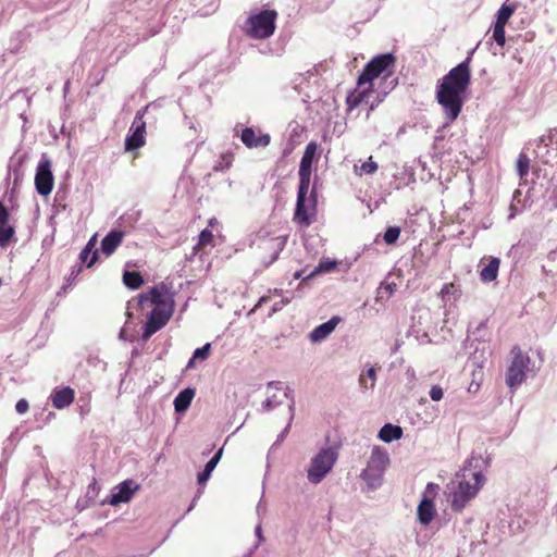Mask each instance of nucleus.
<instances>
[{
    "instance_id": "obj_1",
    "label": "nucleus",
    "mask_w": 557,
    "mask_h": 557,
    "mask_svg": "<svg viewBox=\"0 0 557 557\" xmlns=\"http://www.w3.org/2000/svg\"><path fill=\"white\" fill-rule=\"evenodd\" d=\"M471 58L468 57L450 69L436 85V101L442 107L448 126L454 123L462 111L465 94L471 84Z\"/></svg>"
},
{
    "instance_id": "obj_2",
    "label": "nucleus",
    "mask_w": 557,
    "mask_h": 557,
    "mask_svg": "<svg viewBox=\"0 0 557 557\" xmlns=\"http://www.w3.org/2000/svg\"><path fill=\"white\" fill-rule=\"evenodd\" d=\"M138 305L144 309L148 305L156 307L150 312L144 326L143 337L148 338L170 320L174 305V293L172 287L164 282L151 287L148 292L138 296Z\"/></svg>"
},
{
    "instance_id": "obj_3",
    "label": "nucleus",
    "mask_w": 557,
    "mask_h": 557,
    "mask_svg": "<svg viewBox=\"0 0 557 557\" xmlns=\"http://www.w3.org/2000/svg\"><path fill=\"white\" fill-rule=\"evenodd\" d=\"M459 476L461 480L450 495V507L454 511H461L484 483V476L481 472L463 469Z\"/></svg>"
},
{
    "instance_id": "obj_4",
    "label": "nucleus",
    "mask_w": 557,
    "mask_h": 557,
    "mask_svg": "<svg viewBox=\"0 0 557 557\" xmlns=\"http://www.w3.org/2000/svg\"><path fill=\"white\" fill-rule=\"evenodd\" d=\"M389 463L387 450L381 446H374L366 468L360 473V479L367 484L368 490L374 491L382 486Z\"/></svg>"
},
{
    "instance_id": "obj_5",
    "label": "nucleus",
    "mask_w": 557,
    "mask_h": 557,
    "mask_svg": "<svg viewBox=\"0 0 557 557\" xmlns=\"http://www.w3.org/2000/svg\"><path fill=\"white\" fill-rule=\"evenodd\" d=\"M310 185L298 184L297 201L294 211V222L301 226H310L317 219L318 193L315 187L309 193Z\"/></svg>"
},
{
    "instance_id": "obj_6",
    "label": "nucleus",
    "mask_w": 557,
    "mask_h": 557,
    "mask_svg": "<svg viewBox=\"0 0 557 557\" xmlns=\"http://www.w3.org/2000/svg\"><path fill=\"white\" fill-rule=\"evenodd\" d=\"M277 12L275 10H263L250 15L246 21V34L253 39H267L271 37L276 28Z\"/></svg>"
},
{
    "instance_id": "obj_7",
    "label": "nucleus",
    "mask_w": 557,
    "mask_h": 557,
    "mask_svg": "<svg viewBox=\"0 0 557 557\" xmlns=\"http://www.w3.org/2000/svg\"><path fill=\"white\" fill-rule=\"evenodd\" d=\"M337 460V454L332 448L321 449L310 462L307 471L308 480L313 483H320L332 470Z\"/></svg>"
},
{
    "instance_id": "obj_8",
    "label": "nucleus",
    "mask_w": 557,
    "mask_h": 557,
    "mask_svg": "<svg viewBox=\"0 0 557 557\" xmlns=\"http://www.w3.org/2000/svg\"><path fill=\"white\" fill-rule=\"evenodd\" d=\"M396 58L392 53H384L374 57L370 62L366 64L363 71L357 79L358 87L364 86L367 83H371L377 78L381 74L386 72L388 69L394 67Z\"/></svg>"
},
{
    "instance_id": "obj_9",
    "label": "nucleus",
    "mask_w": 557,
    "mask_h": 557,
    "mask_svg": "<svg viewBox=\"0 0 557 557\" xmlns=\"http://www.w3.org/2000/svg\"><path fill=\"white\" fill-rule=\"evenodd\" d=\"M530 363V358L521 350H518L508 368L506 375V384L510 387V389L515 391L524 382L527 373L531 371Z\"/></svg>"
},
{
    "instance_id": "obj_10",
    "label": "nucleus",
    "mask_w": 557,
    "mask_h": 557,
    "mask_svg": "<svg viewBox=\"0 0 557 557\" xmlns=\"http://www.w3.org/2000/svg\"><path fill=\"white\" fill-rule=\"evenodd\" d=\"M148 110V106L137 111L131 126V134L125 138V151H134L146 145V122L144 114Z\"/></svg>"
},
{
    "instance_id": "obj_11",
    "label": "nucleus",
    "mask_w": 557,
    "mask_h": 557,
    "mask_svg": "<svg viewBox=\"0 0 557 557\" xmlns=\"http://www.w3.org/2000/svg\"><path fill=\"white\" fill-rule=\"evenodd\" d=\"M54 185V177L51 171V162L48 159L41 160L36 169L35 187L39 195L48 196Z\"/></svg>"
},
{
    "instance_id": "obj_12",
    "label": "nucleus",
    "mask_w": 557,
    "mask_h": 557,
    "mask_svg": "<svg viewBox=\"0 0 557 557\" xmlns=\"http://www.w3.org/2000/svg\"><path fill=\"white\" fill-rule=\"evenodd\" d=\"M320 153L318 151V144L315 141H310L304 151V154L299 164V184L310 185L311 173H312V164L314 161H318Z\"/></svg>"
},
{
    "instance_id": "obj_13",
    "label": "nucleus",
    "mask_w": 557,
    "mask_h": 557,
    "mask_svg": "<svg viewBox=\"0 0 557 557\" xmlns=\"http://www.w3.org/2000/svg\"><path fill=\"white\" fill-rule=\"evenodd\" d=\"M287 243V236H276L271 237L262 242L261 250L262 256L261 260L264 264V267L271 265L273 262H275L280 256V253L283 251Z\"/></svg>"
},
{
    "instance_id": "obj_14",
    "label": "nucleus",
    "mask_w": 557,
    "mask_h": 557,
    "mask_svg": "<svg viewBox=\"0 0 557 557\" xmlns=\"http://www.w3.org/2000/svg\"><path fill=\"white\" fill-rule=\"evenodd\" d=\"M13 242H15V227L10 223L9 210L0 202V248H7Z\"/></svg>"
},
{
    "instance_id": "obj_15",
    "label": "nucleus",
    "mask_w": 557,
    "mask_h": 557,
    "mask_svg": "<svg viewBox=\"0 0 557 557\" xmlns=\"http://www.w3.org/2000/svg\"><path fill=\"white\" fill-rule=\"evenodd\" d=\"M240 139L243 144L250 149L267 147L271 141L269 134L257 133L252 127H245L242 132Z\"/></svg>"
},
{
    "instance_id": "obj_16",
    "label": "nucleus",
    "mask_w": 557,
    "mask_h": 557,
    "mask_svg": "<svg viewBox=\"0 0 557 557\" xmlns=\"http://www.w3.org/2000/svg\"><path fill=\"white\" fill-rule=\"evenodd\" d=\"M138 485H134L131 480L123 481L117 486V492L111 495L110 504L116 506L121 503H127L131 500L134 493L138 490Z\"/></svg>"
},
{
    "instance_id": "obj_17",
    "label": "nucleus",
    "mask_w": 557,
    "mask_h": 557,
    "mask_svg": "<svg viewBox=\"0 0 557 557\" xmlns=\"http://www.w3.org/2000/svg\"><path fill=\"white\" fill-rule=\"evenodd\" d=\"M52 406L55 409H64L69 407L75 399V391L72 387H62L54 389L50 396Z\"/></svg>"
},
{
    "instance_id": "obj_18",
    "label": "nucleus",
    "mask_w": 557,
    "mask_h": 557,
    "mask_svg": "<svg viewBox=\"0 0 557 557\" xmlns=\"http://www.w3.org/2000/svg\"><path fill=\"white\" fill-rule=\"evenodd\" d=\"M125 233L123 231H111L101 240V251L106 256H111L122 244Z\"/></svg>"
},
{
    "instance_id": "obj_19",
    "label": "nucleus",
    "mask_w": 557,
    "mask_h": 557,
    "mask_svg": "<svg viewBox=\"0 0 557 557\" xmlns=\"http://www.w3.org/2000/svg\"><path fill=\"white\" fill-rule=\"evenodd\" d=\"M341 322L339 317H332L327 322L322 323L318 325L313 331L310 333V339L312 343L320 342L324 338H326L337 326V324Z\"/></svg>"
},
{
    "instance_id": "obj_20",
    "label": "nucleus",
    "mask_w": 557,
    "mask_h": 557,
    "mask_svg": "<svg viewBox=\"0 0 557 557\" xmlns=\"http://www.w3.org/2000/svg\"><path fill=\"white\" fill-rule=\"evenodd\" d=\"M435 516V505L432 499L423 498L418 506V519L423 525L430 524Z\"/></svg>"
},
{
    "instance_id": "obj_21",
    "label": "nucleus",
    "mask_w": 557,
    "mask_h": 557,
    "mask_svg": "<svg viewBox=\"0 0 557 557\" xmlns=\"http://www.w3.org/2000/svg\"><path fill=\"white\" fill-rule=\"evenodd\" d=\"M195 396V391L191 388H185L178 393L174 399V409L176 412H184L190 406V403Z\"/></svg>"
},
{
    "instance_id": "obj_22",
    "label": "nucleus",
    "mask_w": 557,
    "mask_h": 557,
    "mask_svg": "<svg viewBox=\"0 0 557 557\" xmlns=\"http://www.w3.org/2000/svg\"><path fill=\"white\" fill-rule=\"evenodd\" d=\"M500 261L498 258H492L488 263L480 271L481 281L488 283L497 278Z\"/></svg>"
},
{
    "instance_id": "obj_23",
    "label": "nucleus",
    "mask_w": 557,
    "mask_h": 557,
    "mask_svg": "<svg viewBox=\"0 0 557 557\" xmlns=\"http://www.w3.org/2000/svg\"><path fill=\"white\" fill-rule=\"evenodd\" d=\"M403 436V429L391 423L385 424L379 432V437L386 443L399 440Z\"/></svg>"
},
{
    "instance_id": "obj_24",
    "label": "nucleus",
    "mask_w": 557,
    "mask_h": 557,
    "mask_svg": "<svg viewBox=\"0 0 557 557\" xmlns=\"http://www.w3.org/2000/svg\"><path fill=\"white\" fill-rule=\"evenodd\" d=\"M123 283L129 289H138L144 283L143 275L137 271H125L123 273Z\"/></svg>"
},
{
    "instance_id": "obj_25",
    "label": "nucleus",
    "mask_w": 557,
    "mask_h": 557,
    "mask_svg": "<svg viewBox=\"0 0 557 557\" xmlns=\"http://www.w3.org/2000/svg\"><path fill=\"white\" fill-rule=\"evenodd\" d=\"M513 12H515V7L508 5V4H503L497 12V18H496L495 24L506 26L509 18L512 16Z\"/></svg>"
},
{
    "instance_id": "obj_26",
    "label": "nucleus",
    "mask_w": 557,
    "mask_h": 557,
    "mask_svg": "<svg viewBox=\"0 0 557 557\" xmlns=\"http://www.w3.org/2000/svg\"><path fill=\"white\" fill-rule=\"evenodd\" d=\"M213 245V234L210 230L205 228L200 232L198 243L195 246V250H202L207 246Z\"/></svg>"
},
{
    "instance_id": "obj_27",
    "label": "nucleus",
    "mask_w": 557,
    "mask_h": 557,
    "mask_svg": "<svg viewBox=\"0 0 557 557\" xmlns=\"http://www.w3.org/2000/svg\"><path fill=\"white\" fill-rule=\"evenodd\" d=\"M530 170V159L525 153H520L517 160V172L520 178L528 176Z\"/></svg>"
},
{
    "instance_id": "obj_28",
    "label": "nucleus",
    "mask_w": 557,
    "mask_h": 557,
    "mask_svg": "<svg viewBox=\"0 0 557 557\" xmlns=\"http://www.w3.org/2000/svg\"><path fill=\"white\" fill-rule=\"evenodd\" d=\"M449 295H455L456 299H458L461 295V290L459 286H457L455 283H446L441 288L438 296L445 300V298Z\"/></svg>"
},
{
    "instance_id": "obj_29",
    "label": "nucleus",
    "mask_w": 557,
    "mask_h": 557,
    "mask_svg": "<svg viewBox=\"0 0 557 557\" xmlns=\"http://www.w3.org/2000/svg\"><path fill=\"white\" fill-rule=\"evenodd\" d=\"M368 87L364 89L359 88V94H361V103L370 104V109L373 110L374 107L377 104L379 101L373 100L370 101V97L373 96L374 89L373 85L371 83H367Z\"/></svg>"
},
{
    "instance_id": "obj_30",
    "label": "nucleus",
    "mask_w": 557,
    "mask_h": 557,
    "mask_svg": "<svg viewBox=\"0 0 557 557\" xmlns=\"http://www.w3.org/2000/svg\"><path fill=\"white\" fill-rule=\"evenodd\" d=\"M400 227L399 226H389L386 228L384 235H383V239L384 242L387 244V245H393L395 244L398 238H399V235H400Z\"/></svg>"
},
{
    "instance_id": "obj_31",
    "label": "nucleus",
    "mask_w": 557,
    "mask_h": 557,
    "mask_svg": "<svg viewBox=\"0 0 557 557\" xmlns=\"http://www.w3.org/2000/svg\"><path fill=\"white\" fill-rule=\"evenodd\" d=\"M337 262L335 260L331 259H324L321 260L315 270L312 272V275L317 273H323V272H332L336 269Z\"/></svg>"
},
{
    "instance_id": "obj_32",
    "label": "nucleus",
    "mask_w": 557,
    "mask_h": 557,
    "mask_svg": "<svg viewBox=\"0 0 557 557\" xmlns=\"http://www.w3.org/2000/svg\"><path fill=\"white\" fill-rule=\"evenodd\" d=\"M210 350H195L194 356L187 363L186 369H191L195 367L196 362H203L209 358Z\"/></svg>"
},
{
    "instance_id": "obj_33",
    "label": "nucleus",
    "mask_w": 557,
    "mask_h": 557,
    "mask_svg": "<svg viewBox=\"0 0 557 557\" xmlns=\"http://www.w3.org/2000/svg\"><path fill=\"white\" fill-rule=\"evenodd\" d=\"M359 88L360 87L351 91L346 98V103L349 110H354L361 104V94H359Z\"/></svg>"
},
{
    "instance_id": "obj_34",
    "label": "nucleus",
    "mask_w": 557,
    "mask_h": 557,
    "mask_svg": "<svg viewBox=\"0 0 557 557\" xmlns=\"http://www.w3.org/2000/svg\"><path fill=\"white\" fill-rule=\"evenodd\" d=\"M493 39L500 47H503L505 45V42H506L505 26L497 25V24L494 25Z\"/></svg>"
},
{
    "instance_id": "obj_35",
    "label": "nucleus",
    "mask_w": 557,
    "mask_h": 557,
    "mask_svg": "<svg viewBox=\"0 0 557 557\" xmlns=\"http://www.w3.org/2000/svg\"><path fill=\"white\" fill-rule=\"evenodd\" d=\"M95 243H96V236H92L89 242L86 244V246L84 248H86V252H92L91 255V258L89 260V262L87 263V268H90L94 265V263L97 261L98 259V252L96 250H94L95 248Z\"/></svg>"
},
{
    "instance_id": "obj_36",
    "label": "nucleus",
    "mask_w": 557,
    "mask_h": 557,
    "mask_svg": "<svg viewBox=\"0 0 557 557\" xmlns=\"http://www.w3.org/2000/svg\"><path fill=\"white\" fill-rule=\"evenodd\" d=\"M367 379H369L371 381L370 383V387H373L374 386V381H375V369L374 368H369L367 370V374H361L360 375V384L364 387V388H368V382H367Z\"/></svg>"
},
{
    "instance_id": "obj_37",
    "label": "nucleus",
    "mask_w": 557,
    "mask_h": 557,
    "mask_svg": "<svg viewBox=\"0 0 557 557\" xmlns=\"http://www.w3.org/2000/svg\"><path fill=\"white\" fill-rule=\"evenodd\" d=\"M377 163L373 161L372 157L361 164L360 171L364 174H373L377 171Z\"/></svg>"
},
{
    "instance_id": "obj_38",
    "label": "nucleus",
    "mask_w": 557,
    "mask_h": 557,
    "mask_svg": "<svg viewBox=\"0 0 557 557\" xmlns=\"http://www.w3.org/2000/svg\"><path fill=\"white\" fill-rule=\"evenodd\" d=\"M222 448L215 453V455L207 462L205 469L212 472L214 468L216 467L218 462L221 459L222 456Z\"/></svg>"
},
{
    "instance_id": "obj_39",
    "label": "nucleus",
    "mask_w": 557,
    "mask_h": 557,
    "mask_svg": "<svg viewBox=\"0 0 557 557\" xmlns=\"http://www.w3.org/2000/svg\"><path fill=\"white\" fill-rule=\"evenodd\" d=\"M444 396L443 388L440 385H433L430 391V397L433 401H440Z\"/></svg>"
},
{
    "instance_id": "obj_40",
    "label": "nucleus",
    "mask_w": 557,
    "mask_h": 557,
    "mask_svg": "<svg viewBox=\"0 0 557 557\" xmlns=\"http://www.w3.org/2000/svg\"><path fill=\"white\" fill-rule=\"evenodd\" d=\"M28 408H29V405H28V401L26 399H20L16 405H15V409L16 411L20 413V414H24L28 411Z\"/></svg>"
},
{
    "instance_id": "obj_41",
    "label": "nucleus",
    "mask_w": 557,
    "mask_h": 557,
    "mask_svg": "<svg viewBox=\"0 0 557 557\" xmlns=\"http://www.w3.org/2000/svg\"><path fill=\"white\" fill-rule=\"evenodd\" d=\"M210 475L211 472L203 469V471L198 474V484H205L209 480Z\"/></svg>"
},
{
    "instance_id": "obj_42",
    "label": "nucleus",
    "mask_w": 557,
    "mask_h": 557,
    "mask_svg": "<svg viewBox=\"0 0 557 557\" xmlns=\"http://www.w3.org/2000/svg\"><path fill=\"white\" fill-rule=\"evenodd\" d=\"M92 252H86V248H84L79 253V260L82 263H88L91 258Z\"/></svg>"
},
{
    "instance_id": "obj_43",
    "label": "nucleus",
    "mask_w": 557,
    "mask_h": 557,
    "mask_svg": "<svg viewBox=\"0 0 557 557\" xmlns=\"http://www.w3.org/2000/svg\"><path fill=\"white\" fill-rule=\"evenodd\" d=\"M216 224V219L215 218H212L209 220V225L210 226H214Z\"/></svg>"
},
{
    "instance_id": "obj_44",
    "label": "nucleus",
    "mask_w": 557,
    "mask_h": 557,
    "mask_svg": "<svg viewBox=\"0 0 557 557\" xmlns=\"http://www.w3.org/2000/svg\"><path fill=\"white\" fill-rule=\"evenodd\" d=\"M201 348H206V349H209L211 348V345L209 343L205 344Z\"/></svg>"
},
{
    "instance_id": "obj_45",
    "label": "nucleus",
    "mask_w": 557,
    "mask_h": 557,
    "mask_svg": "<svg viewBox=\"0 0 557 557\" xmlns=\"http://www.w3.org/2000/svg\"><path fill=\"white\" fill-rule=\"evenodd\" d=\"M433 487H436V485H434V484H432V483H429L426 488H428V490H431V488H433Z\"/></svg>"
},
{
    "instance_id": "obj_46",
    "label": "nucleus",
    "mask_w": 557,
    "mask_h": 557,
    "mask_svg": "<svg viewBox=\"0 0 557 557\" xmlns=\"http://www.w3.org/2000/svg\"><path fill=\"white\" fill-rule=\"evenodd\" d=\"M264 301H267V297H261V298H260V301H259V305H260V304H262V302H264Z\"/></svg>"
},
{
    "instance_id": "obj_47",
    "label": "nucleus",
    "mask_w": 557,
    "mask_h": 557,
    "mask_svg": "<svg viewBox=\"0 0 557 557\" xmlns=\"http://www.w3.org/2000/svg\"><path fill=\"white\" fill-rule=\"evenodd\" d=\"M386 289H388V290H389V293H392V292H393V287H392V285H389V284H388V285L386 286Z\"/></svg>"
}]
</instances>
